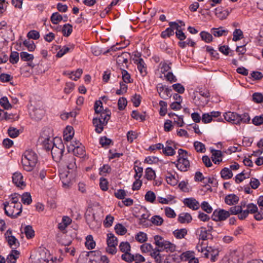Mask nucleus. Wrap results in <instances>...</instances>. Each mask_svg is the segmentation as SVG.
Returning a JSON list of instances; mask_svg holds the SVG:
<instances>
[{
  "label": "nucleus",
  "instance_id": "obj_1",
  "mask_svg": "<svg viewBox=\"0 0 263 263\" xmlns=\"http://www.w3.org/2000/svg\"><path fill=\"white\" fill-rule=\"evenodd\" d=\"M155 244L158 249H153V246L150 243H144L141 246V250L142 252H151V255L156 259L157 262L161 260L160 252L166 251L173 252L175 250L176 246L171 242L164 240L161 236L155 235L154 237Z\"/></svg>",
  "mask_w": 263,
  "mask_h": 263
},
{
  "label": "nucleus",
  "instance_id": "obj_2",
  "mask_svg": "<svg viewBox=\"0 0 263 263\" xmlns=\"http://www.w3.org/2000/svg\"><path fill=\"white\" fill-rule=\"evenodd\" d=\"M37 161V155L32 149L26 150L22 155V164L24 170L27 172L32 171Z\"/></svg>",
  "mask_w": 263,
  "mask_h": 263
},
{
  "label": "nucleus",
  "instance_id": "obj_3",
  "mask_svg": "<svg viewBox=\"0 0 263 263\" xmlns=\"http://www.w3.org/2000/svg\"><path fill=\"white\" fill-rule=\"evenodd\" d=\"M176 166L180 171L186 172L188 170L190 167V163L187 159V151L181 148L179 149L177 163Z\"/></svg>",
  "mask_w": 263,
  "mask_h": 263
},
{
  "label": "nucleus",
  "instance_id": "obj_4",
  "mask_svg": "<svg viewBox=\"0 0 263 263\" xmlns=\"http://www.w3.org/2000/svg\"><path fill=\"white\" fill-rule=\"evenodd\" d=\"M54 260L50 256L48 251L46 249H41L34 257L32 263H55Z\"/></svg>",
  "mask_w": 263,
  "mask_h": 263
},
{
  "label": "nucleus",
  "instance_id": "obj_5",
  "mask_svg": "<svg viewBox=\"0 0 263 263\" xmlns=\"http://www.w3.org/2000/svg\"><path fill=\"white\" fill-rule=\"evenodd\" d=\"M94 109L96 114H100V117H102L103 122L107 123L110 119L111 112L107 109H103L101 101L98 100L95 102Z\"/></svg>",
  "mask_w": 263,
  "mask_h": 263
},
{
  "label": "nucleus",
  "instance_id": "obj_6",
  "mask_svg": "<svg viewBox=\"0 0 263 263\" xmlns=\"http://www.w3.org/2000/svg\"><path fill=\"white\" fill-rule=\"evenodd\" d=\"M16 204L9 203L5 202L4 203L5 214L11 218H16L20 215L22 211V208H17Z\"/></svg>",
  "mask_w": 263,
  "mask_h": 263
},
{
  "label": "nucleus",
  "instance_id": "obj_7",
  "mask_svg": "<svg viewBox=\"0 0 263 263\" xmlns=\"http://www.w3.org/2000/svg\"><path fill=\"white\" fill-rule=\"evenodd\" d=\"M64 151L65 146L61 141L54 144L51 149L52 157L53 160L57 162L61 161Z\"/></svg>",
  "mask_w": 263,
  "mask_h": 263
},
{
  "label": "nucleus",
  "instance_id": "obj_8",
  "mask_svg": "<svg viewBox=\"0 0 263 263\" xmlns=\"http://www.w3.org/2000/svg\"><path fill=\"white\" fill-rule=\"evenodd\" d=\"M230 216L229 211L223 209L215 210L212 215V219L215 221H221L226 220Z\"/></svg>",
  "mask_w": 263,
  "mask_h": 263
},
{
  "label": "nucleus",
  "instance_id": "obj_9",
  "mask_svg": "<svg viewBox=\"0 0 263 263\" xmlns=\"http://www.w3.org/2000/svg\"><path fill=\"white\" fill-rule=\"evenodd\" d=\"M157 90L160 98L166 99L171 97L172 89L170 88L159 83L157 86Z\"/></svg>",
  "mask_w": 263,
  "mask_h": 263
},
{
  "label": "nucleus",
  "instance_id": "obj_10",
  "mask_svg": "<svg viewBox=\"0 0 263 263\" xmlns=\"http://www.w3.org/2000/svg\"><path fill=\"white\" fill-rule=\"evenodd\" d=\"M170 27L167 28L161 33V37L163 39L170 37L174 34L175 28L179 27V25L176 22H172L169 23Z\"/></svg>",
  "mask_w": 263,
  "mask_h": 263
},
{
  "label": "nucleus",
  "instance_id": "obj_11",
  "mask_svg": "<svg viewBox=\"0 0 263 263\" xmlns=\"http://www.w3.org/2000/svg\"><path fill=\"white\" fill-rule=\"evenodd\" d=\"M12 231L8 230L5 234L6 239L9 246L12 249H16L20 245V242L17 239L13 236L11 235Z\"/></svg>",
  "mask_w": 263,
  "mask_h": 263
},
{
  "label": "nucleus",
  "instance_id": "obj_12",
  "mask_svg": "<svg viewBox=\"0 0 263 263\" xmlns=\"http://www.w3.org/2000/svg\"><path fill=\"white\" fill-rule=\"evenodd\" d=\"M183 202L185 205L193 210H197L200 208L199 202L193 197L185 198Z\"/></svg>",
  "mask_w": 263,
  "mask_h": 263
},
{
  "label": "nucleus",
  "instance_id": "obj_13",
  "mask_svg": "<svg viewBox=\"0 0 263 263\" xmlns=\"http://www.w3.org/2000/svg\"><path fill=\"white\" fill-rule=\"evenodd\" d=\"M224 119L233 124H239L238 117L239 114L235 112L228 111L223 115Z\"/></svg>",
  "mask_w": 263,
  "mask_h": 263
},
{
  "label": "nucleus",
  "instance_id": "obj_14",
  "mask_svg": "<svg viewBox=\"0 0 263 263\" xmlns=\"http://www.w3.org/2000/svg\"><path fill=\"white\" fill-rule=\"evenodd\" d=\"M63 161L68 170H73L76 168V158L73 155L68 154L66 156Z\"/></svg>",
  "mask_w": 263,
  "mask_h": 263
},
{
  "label": "nucleus",
  "instance_id": "obj_15",
  "mask_svg": "<svg viewBox=\"0 0 263 263\" xmlns=\"http://www.w3.org/2000/svg\"><path fill=\"white\" fill-rule=\"evenodd\" d=\"M12 181L18 187H22L26 185L23 180V176L20 172H15L13 174Z\"/></svg>",
  "mask_w": 263,
  "mask_h": 263
},
{
  "label": "nucleus",
  "instance_id": "obj_16",
  "mask_svg": "<svg viewBox=\"0 0 263 263\" xmlns=\"http://www.w3.org/2000/svg\"><path fill=\"white\" fill-rule=\"evenodd\" d=\"M92 123L95 127V131L97 133H101L103 130V127L104 125H106L107 123H104L100 118H93L92 120Z\"/></svg>",
  "mask_w": 263,
  "mask_h": 263
},
{
  "label": "nucleus",
  "instance_id": "obj_17",
  "mask_svg": "<svg viewBox=\"0 0 263 263\" xmlns=\"http://www.w3.org/2000/svg\"><path fill=\"white\" fill-rule=\"evenodd\" d=\"M200 233L199 234V239L202 240H205L208 239H213V236L212 235L210 230H206L204 227H201L199 229Z\"/></svg>",
  "mask_w": 263,
  "mask_h": 263
},
{
  "label": "nucleus",
  "instance_id": "obj_18",
  "mask_svg": "<svg viewBox=\"0 0 263 263\" xmlns=\"http://www.w3.org/2000/svg\"><path fill=\"white\" fill-rule=\"evenodd\" d=\"M42 138H44V140L42 141L43 146L47 151H50L55 143L53 142L52 139L49 136H47V137H43L42 136L40 139L42 140Z\"/></svg>",
  "mask_w": 263,
  "mask_h": 263
},
{
  "label": "nucleus",
  "instance_id": "obj_19",
  "mask_svg": "<svg viewBox=\"0 0 263 263\" xmlns=\"http://www.w3.org/2000/svg\"><path fill=\"white\" fill-rule=\"evenodd\" d=\"M44 110L40 108H35L33 109V110L30 113L31 118L36 121L41 120L44 117Z\"/></svg>",
  "mask_w": 263,
  "mask_h": 263
},
{
  "label": "nucleus",
  "instance_id": "obj_20",
  "mask_svg": "<svg viewBox=\"0 0 263 263\" xmlns=\"http://www.w3.org/2000/svg\"><path fill=\"white\" fill-rule=\"evenodd\" d=\"M212 160L215 164H219L222 161V154L220 150L212 149Z\"/></svg>",
  "mask_w": 263,
  "mask_h": 263
},
{
  "label": "nucleus",
  "instance_id": "obj_21",
  "mask_svg": "<svg viewBox=\"0 0 263 263\" xmlns=\"http://www.w3.org/2000/svg\"><path fill=\"white\" fill-rule=\"evenodd\" d=\"M192 220V217L188 213H182L180 214L178 217V221L181 223H189Z\"/></svg>",
  "mask_w": 263,
  "mask_h": 263
},
{
  "label": "nucleus",
  "instance_id": "obj_22",
  "mask_svg": "<svg viewBox=\"0 0 263 263\" xmlns=\"http://www.w3.org/2000/svg\"><path fill=\"white\" fill-rule=\"evenodd\" d=\"M199 93L201 96L204 98V99L198 103V105L204 106L209 102L208 98L210 97L209 91L205 89L200 90Z\"/></svg>",
  "mask_w": 263,
  "mask_h": 263
},
{
  "label": "nucleus",
  "instance_id": "obj_23",
  "mask_svg": "<svg viewBox=\"0 0 263 263\" xmlns=\"http://www.w3.org/2000/svg\"><path fill=\"white\" fill-rule=\"evenodd\" d=\"M239 201V197L235 194H229L226 196L224 201L228 205H234Z\"/></svg>",
  "mask_w": 263,
  "mask_h": 263
},
{
  "label": "nucleus",
  "instance_id": "obj_24",
  "mask_svg": "<svg viewBox=\"0 0 263 263\" xmlns=\"http://www.w3.org/2000/svg\"><path fill=\"white\" fill-rule=\"evenodd\" d=\"M211 33L215 36L220 37L222 35H227L228 33V30L224 29L222 27H220L217 28H212L211 29Z\"/></svg>",
  "mask_w": 263,
  "mask_h": 263
},
{
  "label": "nucleus",
  "instance_id": "obj_25",
  "mask_svg": "<svg viewBox=\"0 0 263 263\" xmlns=\"http://www.w3.org/2000/svg\"><path fill=\"white\" fill-rule=\"evenodd\" d=\"M135 63H137V68L140 71V73L141 74H145L146 72V67L145 66V63L144 62V60L142 58H139L138 59L136 60Z\"/></svg>",
  "mask_w": 263,
  "mask_h": 263
},
{
  "label": "nucleus",
  "instance_id": "obj_26",
  "mask_svg": "<svg viewBox=\"0 0 263 263\" xmlns=\"http://www.w3.org/2000/svg\"><path fill=\"white\" fill-rule=\"evenodd\" d=\"M20 252L16 250H12L11 253L8 255L7 258V261L8 263L14 262L17 258H18Z\"/></svg>",
  "mask_w": 263,
  "mask_h": 263
},
{
  "label": "nucleus",
  "instance_id": "obj_27",
  "mask_svg": "<svg viewBox=\"0 0 263 263\" xmlns=\"http://www.w3.org/2000/svg\"><path fill=\"white\" fill-rule=\"evenodd\" d=\"M187 230L185 228H183L177 229L175 230L173 233L177 239H182L187 234Z\"/></svg>",
  "mask_w": 263,
  "mask_h": 263
},
{
  "label": "nucleus",
  "instance_id": "obj_28",
  "mask_svg": "<svg viewBox=\"0 0 263 263\" xmlns=\"http://www.w3.org/2000/svg\"><path fill=\"white\" fill-rule=\"evenodd\" d=\"M176 148L173 146H165V147L163 146L162 149L164 155L167 156H172L176 153L175 150Z\"/></svg>",
  "mask_w": 263,
  "mask_h": 263
},
{
  "label": "nucleus",
  "instance_id": "obj_29",
  "mask_svg": "<svg viewBox=\"0 0 263 263\" xmlns=\"http://www.w3.org/2000/svg\"><path fill=\"white\" fill-rule=\"evenodd\" d=\"M221 177L224 179H229L232 177L233 173L229 168L224 167L220 172Z\"/></svg>",
  "mask_w": 263,
  "mask_h": 263
},
{
  "label": "nucleus",
  "instance_id": "obj_30",
  "mask_svg": "<svg viewBox=\"0 0 263 263\" xmlns=\"http://www.w3.org/2000/svg\"><path fill=\"white\" fill-rule=\"evenodd\" d=\"M107 246L112 245H114V246H117L118 239L114 234L111 233L107 234Z\"/></svg>",
  "mask_w": 263,
  "mask_h": 263
},
{
  "label": "nucleus",
  "instance_id": "obj_31",
  "mask_svg": "<svg viewBox=\"0 0 263 263\" xmlns=\"http://www.w3.org/2000/svg\"><path fill=\"white\" fill-rule=\"evenodd\" d=\"M20 195L14 193L11 196L10 202L9 203H13L16 204L17 208H22V204L21 202H18Z\"/></svg>",
  "mask_w": 263,
  "mask_h": 263
},
{
  "label": "nucleus",
  "instance_id": "obj_32",
  "mask_svg": "<svg viewBox=\"0 0 263 263\" xmlns=\"http://www.w3.org/2000/svg\"><path fill=\"white\" fill-rule=\"evenodd\" d=\"M215 15L219 18L220 20H223L226 18L228 15V12L226 10H222V9L220 8H217L215 10Z\"/></svg>",
  "mask_w": 263,
  "mask_h": 263
},
{
  "label": "nucleus",
  "instance_id": "obj_33",
  "mask_svg": "<svg viewBox=\"0 0 263 263\" xmlns=\"http://www.w3.org/2000/svg\"><path fill=\"white\" fill-rule=\"evenodd\" d=\"M85 246L88 249H93L96 246L95 241L93 240L91 235H88L86 238Z\"/></svg>",
  "mask_w": 263,
  "mask_h": 263
},
{
  "label": "nucleus",
  "instance_id": "obj_34",
  "mask_svg": "<svg viewBox=\"0 0 263 263\" xmlns=\"http://www.w3.org/2000/svg\"><path fill=\"white\" fill-rule=\"evenodd\" d=\"M145 177L148 180L154 179L156 177L155 171L151 167H147L145 171Z\"/></svg>",
  "mask_w": 263,
  "mask_h": 263
},
{
  "label": "nucleus",
  "instance_id": "obj_35",
  "mask_svg": "<svg viewBox=\"0 0 263 263\" xmlns=\"http://www.w3.org/2000/svg\"><path fill=\"white\" fill-rule=\"evenodd\" d=\"M24 233L28 239L32 238L34 236V231L32 226L30 225L26 226L24 228Z\"/></svg>",
  "mask_w": 263,
  "mask_h": 263
},
{
  "label": "nucleus",
  "instance_id": "obj_36",
  "mask_svg": "<svg viewBox=\"0 0 263 263\" xmlns=\"http://www.w3.org/2000/svg\"><path fill=\"white\" fill-rule=\"evenodd\" d=\"M115 230L117 234L123 235L127 232V229L121 223L117 224L115 227Z\"/></svg>",
  "mask_w": 263,
  "mask_h": 263
},
{
  "label": "nucleus",
  "instance_id": "obj_37",
  "mask_svg": "<svg viewBox=\"0 0 263 263\" xmlns=\"http://www.w3.org/2000/svg\"><path fill=\"white\" fill-rule=\"evenodd\" d=\"M200 35L203 41L206 43H210L212 41L213 36L212 34L206 32L201 31L200 33Z\"/></svg>",
  "mask_w": 263,
  "mask_h": 263
},
{
  "label": "nucleus",
  "instance_id": "obj_38",
  "mask_svg": "<svg viewBox=\"0 0 263 263\" xmlns=\"http://www.w3.org/2000/svg\"><path fill=\"white\" fill-rule=\"evenodd\" d=\"M195 45V42L191 39H187L185 41H182L178 42V45L181 48H184L187 45L191 46V47H194Z\"/></svg>",
  "mask_w": 263,
  "mask_h": 263
},
{
  "label": "nucleus",
  "instance_id": "obj_39",
  "mask_svg": "<svg viewBox=\"0 0 263 263\" xmlns=\"http://www.w3.org/2000/svg\"><path fill=\"white\" fill-rule=\"evenodd\" d=\"M120 250L123 253L129 252L130 251V246L129 243L127 242H121L119 245Z\"/></svg>",
  "mask_w": 263,
  "mask_h": 263
},
{
  "label": "nucleus",
  "instance_id": "obj_40",
  "mask_svg": "<svg viewBox=\"0 0 263 263\" xmlns=\"http://www.w3.org/2000/svg\"><path fill=\"white\" fill-rule=\"evenodd\" d=\"M72 150L73 154L78 157H82L85 155V151L84 146L82 145L75 148H72Z\"/></svg>",
  "mask_w": 263,
  "mask_h": 263
},
{
  "label": "nucleus",
  "instance_id": "obj_41",
  "mask_svg": "<svg viewBox=\"0 0 263 263\" xmlns=\"http://www.w3.org/2000/svg\"><path fill=\"white\" fill-rule=\"evenodd\" d=\"M8 134L12 138L17 137L20 134V130L17 128L10 126L8 129Z\"/></svg>",
  "mask_w": 263,
  "mask_h": 263
},
{
  "label": "nucleus",
  "instance_id": "obj_42",
  "mask_svg": "<svg viewBox=\"0 0 263 263\" xmlns=\"http://www.w3.org/2000/svg\"><path fill=\"white\" fill-rule=\"evenodd\" d=\"M159 104L160 106L159 114L161 116H164L167 112V103L164 101H159Z\"/></svg>",
  "mask_w": 263,
  "mask_h": 263
},
{
  "label": "nucleus",
  "instance_id": "obj_43",
  "mask_svg": "<svg viewBox=\"0 0 263 263\" xmlns=\"http://www.w3.org/2000/svg\"><path fill=\"white\" fill-rule=\"evenodd\" d=\"M20 57L22 60L24 61H31L34 59V56L32 54H29L27 52H21Z\"/></svg>",
  "mask_w": 263,
  "mask_h": 263
},
{
  "label": "nucleus",
  "instance_id": "obj_44",
  "mask_svg": "<svg viewBox=\"0 0 263 263\" xmlns=\"http://www.w3.org/2000/svg\"><path fill=\"white\" fill-rule=\"evenodd\" d=\"M239 124L240 123H249L251 119L248 113L245 112L241 115H239Z\"/></svg>",
  "mask_w": 263,
  "mask_h": 263
},
{
  "label": "nucleus",
  "instance_id": "obj_45",
  "mask_svg": "<svg viewBox=\"0 0 263 263\" xmlns=\"http://www.w3.org/2000/svg\"><path fill=\"white\" fill-rule=\"evenodd\" d=\"M156 199V195L155 193L151 191L146 192L145 195V200L149 202L153 203Z\"/></svg>",
  "mask_w": 263,
  "mask_h": 263
},
{
  "label": "nucleus",
  "instance_id": "obj_46",
  "mask_svg": "<svg viewBox=\"0 0 263 263\" xmlns=\"http://www.w3.org/2000/svg\"><path fill=\"white\" fill-rule=\"evenodd\" d=\"M72 31V26L69 24H65L63 26L62 32L65 36H68Z\"/></svg>",
  "mask_w": 263,
  "mask_h": 263
},
{
  "label": "nucleus",
  "instance_id": "obj_47",
  "mask_svg": "<svg viewBox=\"0 0 263 263\" xmlns=\"http://www.w3.org/2000/svg\"><path fill=\"white\" fill-rule=\"evenodd\" d=\"M233 37L232 40L233 41H237L243 37V32L240 29H236L233 32Z\"/></svg>",
  "mask_w": 263,
  "mask_h": 263
},
{
  "label": "nucleus",
  "instance_id": "obj_48",
  "mask_svg": "<svg viewBox=\"0 0 263 263\" xmlns=\"http://www.w3.org/2000/svg\"><path fill=\"white\" fill-rule=\"evenodd\" d=\"M135 239L140 243H143L147 240V235L144 232H140L136 235Z\"/></svg>",
  "mask_w": 263,
  "mask_h": 263
},
{
  "label": "nucleus",
  "instance_id": "obj_49",
  "mask_svg": "<svg viewBox=\"0 0 263 263\" xmlns=\"http://www.w3.org/2000/svg\"><path fill=\"white\" fill-rule=\"evenodd\" d=\"M63 19L62 16L58 12L53 13L50 18L51 21L53 24H57Z\"/></svg>",
  "mask_w": 263,
  "mask_h": 263
},
{
  "label": "nucleus",
  "instance_id": "obj_50",
  "mask_svg": "<svg viewBox=\"0 0 263 263\" xmlns=\"http://www.w3.org/2000/svg\"><path fill=\"white\" fill-rule=\"evenodd\" d=\"M151 221L156 226H161L163 222V219L161 217L158 215L153 216L151 219Z\"/></svg>",
  "mask_w": 263,
  "mask_h": 263
},
{
  "label": "nucleus",
  "instance_id": "obj_51",
  "mask_svg": "<svg viewBox=\"0 0 263 263\" xmlns=\"http://www.w3.org/2000/svg\"><path fill=\"white\" fill-rule=\"evenodd\" d=\"M0 104L5 109H9L12 107L11 104L9 102L8 98L6 97H4L0 99Z\"/></svg>",
  "mask_w": 263,
  "mask_h": 263
},
{
  "label": "nucleus",
  "instance_id": "obj_52",
  "mask_svg": "<svg viewBox=\"0 0 263 263\" xmlns=\"http://www.w3.org/2000/svg\"><path fill=\"white\" fill-rule=\"evenodd\" d=\"M22 202L24 204H30L32 202L31 196L30 193H25L22 196Z\"/></svg>",
  "mask_w": 263,
  "mask_h": 263
},
{
  "label": "nucleus",
  "instance_id": "obj_53",
  "mask_svg": "<svg viewBox=\"0 0 263 263\" xmlns=\"http://www.w3.org/2000/svg\"><path fill=\"white\" fill-rule=\"evenodd\" d=\"M194 146L197 152L204 153L205 151V145L200 142H195L194 143Z\"/></svg>",
  "mask_w": 263,
  "mask_h": 263
},
{
  "label": "nucleus",
  "instance_id": "obj_54",
  "mask_svg": "<svg viewBox=\"0 0 263 263\" xmlns=\"http://www.w3.org/2000/svg\"><path fill=\"white\" fill-rule=\"evenodd\" d=\"M122 78L125 83H132L131 77L130 74L125 70H122Z\"/></svg>",
  "mask_w": 263,
  "mask_h": 263
},
{
  "label": "nucleus",
  "instance_id": "obj_55",
  "mask_svg": "<svg viewBox=\"0 0 263 263\" xmlns=\"http://www.w3.org/2000/svg\"><path fill=\"white\" fill-rule=\"evenodd\" d=\"M202 210L207 213H211L213 209L212 206L209 204L207 201H203L201 204L200 205Z\"/></svg>",
  "mask_w": 263,
  "mask_h": 263
},
{
  "label": "nucleus",
  "instance_id": "obj_56",
  "mask_svg": "<svg viewBox=\"0 0 263 263\" xmlns=\"http://www.w3.org/2000/svg\"><path fill=\"white\" fill-rule=\"evenodd\" d=\"M19 60V53L16 51H13L11 53L9 61L12 64H16Z\"/></svg>",
  "mask_w": 263,
  "mask_h": 263
},
{
  "label": "nucleus",
  "instance_id": "obj_57",
  "mask_svg": "<svg viewBox=\"0 0 263 263\" xmlns=\"http://www.w3.org/2000/svg\"><path fill=\"white\" fill-rule=\"evenodd\" d=\"M23 44L27 48L29 51H34L36 47L35 45L32 41L26 40L24 41Z\"/></svg>",
  "mask_w": 263,
  "mask_h": 263
},
{
  "label": "nucleus",
  "instance_id": "obj_58",
  "mask_svg": "<svg viewBox=\"0 0 263 263\" xmlns=\"http://www.w3.org/2000/svg\"><path fill=\"white\" fill-rule=\"evenodd\" d=\"M180 27L175 28V30H176L175 32L176 37L181 42L186 39V35L183 32V31L180 29Z\"/></svg>",
  "mask_w": 263,
  "mask_h": 263
},
{
  "label": "nucleus",
  "instance_id": "obj_59",
  "mask_svg": "<svg viewBox=\"0 0 263 263\" xmlns=\"http://www.w3.org/2000/svg\"><path fill=\"white\" fill-rule=\"evenodd\" d=\"M73 48V46L71 47H68L67 46H64L62 49H61L57 54V57L58 58L62 57L65 54L68 52L70 49H72Z\"/></svg>",
  "mask_w": 263,
  "mask_h": 263
},
{
  "label": "nucleus",
  "instance_id": "obj_60",
  "mask_svg": "<svg viewBox=\"0 0 263 263\" xmlns=\"http://www.w3.org/2000/svg\"><path fill=\"white\" fill-rule=\"evenodd\" d=\"M173 89L179 93H183L185 91L184 87L180 83L174 84L172 85Z\"/></svg>",
  "mask_w": 263,
  "mask_h": 263
},
{
  "label": "nucleus",
  "instance_id": "obj_61",
  "mask_svg": "<svg viewBox=\"0 0 263 263\" xmlns=\"http://www.w3.org/2000/svg\"><path fill=\"white\" fill-rule=\"evenodd\" d=\"M127 100L125 98H119L118 101V109L120 110H123L127 105Z\"/></svg>",
  "mask_w": 263,
  "mask_h": 263
},
{
  "label": "nucleus",
  "instance_id": "obj_62",
  "mask_svg": "<svg viewBox=\"0 0 263 263\" xmlns=\"http://www.w3.org/2000/svg\"><path fill=\"white\" fill-rule=\"evenodd\" d=\"M166 181L168 184L171 185H175L177 182L175 176L171 174H168V175L166 176Z\"/></svg>",
  "mask_w": 263,
  "mask_h": 263
},
{
  "label": "nucleus",
  "instance_id": "obj_63",
  "mask_svg": "<svg viewBox=\"0 0 263 263\" xmlns=\"http://www.w3.org/2000/svg\"><path fill=\"white\" fill-rule=\"evenodd\" d=\"M127 53H123L120 56H119L117 59V63L118 64H126L128 62V59L127 58Z\"/></svg>",
  "mask_w": 263,
  "mask_h": 263
},
{
  "label": "nucleus",
  "instance_id": "obj_64",
  "mask_svg": "<svg viewBox=\"0 0 263 263\" xmlns=\"http://www.w3.org/2000/svg\"><path fill=\"white\" fill-rule=\"evenodd\" d=\"M252 123L256 126L263 124V115L255 116L252 120Z\"/></svg>",
  "mask_w": 263,
  "mask_h": 263
}]
</instances>
